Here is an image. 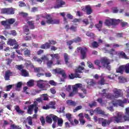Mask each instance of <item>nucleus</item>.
<instances>
[{"label": "nucleus", "mask_w": 129, "mask_h": 129, "mask_svg": "<svg viewBox=\"0 0 129 129\" xmlns=\"http://www.w3.org/2000/svg\"><path fill=\"white\" fill-rule=\"evenodd\" d=\"M109 54L112 56V57H113L114 55H116L117 56L118 54V52L117 51H115L114 49H111V50H109L108 52Z\"/></svg>", "instance_id": "obj_21"}, {"label": "nucleus", "mask_w": 129, "mask_h": 129, "mask_svg": "<svg viewBox=\"0 0 129 129\" xmlns=\"http://www.w3.org/2000/svg\"><path fill=\"white\" fill-rule=\"evenodd\" d=\"M51 57H52V58H55L56 59H57V60L59 59L60 58V56H59V54L56 53V54H50Z\"/></svg>", "instance_id": "obj_38"}, {"label": "nucleus", "mask_w": 129, "mask_h": 129, "mask_svg": "<svg viewBox=\"0 0 129 129\" xmlns=\"http://www.w3.org/2000/svg\"><path fill=\"white\" fill-rule=\"evenodd\" d=\"M41 97L42 98V101H47L49 100V98L48 97L47 94H43L41 95Z\"/></svg>", "instance_id": "obj_28"}, {"label": "nucleus", "mask_w": 129, "mask_h": 129, "mask_svg": "<svg viewBox=\"0 0 129 129\" xmlns=\"http://www.w3.org/2000/svg\"><path fill=\"white\" fill-rule=\"evenodd\" d=\"M56 74H61L63 72V70H61V69H56L53 70Z\"/></svg>", "instance_id": "obj_31"}, {"label": "nucleus", "mask_w": 129, "mask_h": 129, "mask_svg": "<svg viewBox=\"0 0 129 129\" xmlns=\"http://www.w3.org/2000/svg\"><path fill=\"white\" fill-rule=\"evenodd\" d=\"M23 31H24V33L29 32V27L27 25L24 26L23 27Z\"/></svg>", "instance_id": "obj_58"}, {"label": "nucleus", "mask_w": 129, "mask_h": 129, "mask_svg": "<svg viewBox=\"0 0 129 129\" xmlns=\"http://www.w3.org/2000/svg\"><path fill=\"white\" fill-rule=\"evenodd\" d=\"M40 119V121L42 123V125H44L45 123V118H44V117H41Z\"/></svg>", "instance_id": "obj_60"}, {"label": "nucleus", "mask_w": 129, "mask_h": 129, "mask_svg": "<svg viewBox=\"0 0 129 129\" xmlns=\"http://www.w3.org/2000/svg\"><path fill=\"white\" fill-rule=\"evenodd\" d=\"M88 85H90V86H93V85L95 84L93 80H90V81L88 83Z\"/></svg>", "instance_id": "obj_59"}, {"label": "nucleus", "mask_w": 129, "mask_h": 129, "mask_svg": "<svg viewBox=\"0 0 129 129\" xmlns=\"http://www.w3.org/2000/svg\"><path fill=\"white\" fill-rule=\"evenodd\" d=\"M28 119V123L29 125H32L33 124V121L32 119V117L29 116L27 118Z\"/></svg>", "instance_id": "obj_43"}, {"label": "nucleus", "mask_w": 129, "mask_h": 129, "mask_svg": "<svg viewBox=\"0 0 129 129\" xmlns=\"http://www.w3.org/2000/svg\"><path fill=\"white\" fill-rule=\"evenodd\" d=\"M78 88L81 89V90L84 92V94H86L87 93V90L85 89V86L82 85L81 83H78L73 86V92L70 93L69 96L70 97H72L74 96V95H76V94L78 93Z\"/></svg>", "instance_id": "obj_2"}, {"label": "nucleus", "mask_w": 129, "mask_h": 129, "mask_svg": "<svg viewBox=\"0 0 129 129\" xmlns=\"http://www.w3.org/2000/svg\"><path fill=\"white\" fill-rule=\"evenodd\" d=\"M70 30H71V31H72L73 32H76V31H77V26L72 25L70 28Z\"/></svg>", "instance_id": "obj_37"}, {"label": "nucleus", "mask_w": 129, "mask_h": 129, "mask_svg": "<svg viewBox=\"0 0 129 129\" xmlns=\"http://www.w3.org/2000/svg\"><path fill=\"white\" fill-rule=\"evenodd\" d=\"M98 67H99V70H100V68H104L105 69H107L108 71H110L111 70V67H110V65H102L100 66L98 65Z\"/></svg>", "instance_id": "obj_20"}, {"label": "nucleus", "mask_w": 129, "mask_h": 129, "mask_svg": "<svg viewBox=\"0 0 129 129\" xmlns=\"http://www.w3.org/2000/svg\"><path fill=\"white\" fill-rule=\"evenodd\" d=\"M50 92L52 93V94H56V90H55V88H50Z\"/></svg>", "instance_id": "obj_62"}, {"label": "nucleus", "mask_w": 129, "mask_h": 129, "mask_svg": "<svg viewBox=\"0 0 129 129\" xmlns=\"http://www.w3.org/2000/svg\"><path fill=\"white\" fill-rule=\"evenodd\" d=\"M77 50L78 52L80 51L82 59H85V58H86V52H87V48L85 47H78Z\"/></svg>", "instance_id": "obj_9"}, {"label": "nucleus", "mask_w": 129, "mask_h": 129, "mask_svg": "<svg viewBox=\"0 0 129 129\" xmlns=\"http://www.w3.org/2000/svg\"><path fill=\"white\" fill-rule=\"evenodd\" d=\"M83 23L85 24V26H87V25L89 24V21L88 19H85L83 21Z\"/></svg>", "instance_id": "obj_53"}, {"label": "nucleus", "mask_w": 129, "mask_h": 129, "mask_svg": "<svg viewBox=\"0 0 129 129\" xmlns=\"http://www.w3.org/2000/svg\"><path fill=\"white\" fill-rule=\"evenodd\" d=\"M15 22H16V20H15V19L11 18L7 19L6 21H2L1 24L4 26L5 29H11V25H13Z\"/></svg>", "instance_id": "obj_5"}, {"label": "nucleus", "mask_w": 129, "mask_h": 129, "mask_svg": "<svg viewBox=\"0 0 129 129\" xmlns=\"http://www.w3.org/2000/svg\"><path fill=\"white\" fill-rule=\"evenodd\" d=\"M46 121L49 123H52V118H51L49 116H47L46 118Z\"/></svg>", "instance_id": "obj_49"}, {"label": "nucleus", "mask_w": 129, "mask_h": 129, "mask_svg": "<svg viewBox=\"0 0 129 129\" xmlns=\"http://www.w3.org/2000/svg\"><path fill=\"white\" fill-rule=\"evenodd\" d=\"M105 47H107V48H108V47H112L114 48H118V47H119V45H118V44H116V43H113L111 44H106L105 45Z\"/></svg>", "instance_id": "obj_25"}, {"label": "nucleus", "mask_w": 129, "mask_h": 129, "mask_svg": "<svg viewBox=\"0 0 129 129\" xmlns=\"http://www.w3.org/2000/svg\"><path fill=\"white\" fill-rule=\"evenodd\" d=\"M67 104L68 105H71L72 106H75L76 105V103L71 100H67Z\"/></svg>", "instance_id": "obj_27"}, {"label": "nucleus", "mask_w": 129, "mask_h": 129, "mask_svg": "<svg viewBox=\"0 0 129 129\" xmlns=\"http://www.w3.org/2000/svg\"><path fill=\"white\" fill-rule=\"evenodd\" d=\"M102 21H99V23L95 25L96 28H97V29H98L99 31H101V28H102Z\"/></svg>", "instance_id": "obj_26"}, {"label": "nucleus", "mask_w": 129, "mask_h": 129, "mask_svg": "<svg viewBox=\"0 0 129 129\" xmlns=\"http://www.w3.org/2000/svg\"><path fill=\"white\" fill-rule=\"evenodd\" d=\"M125 115L122 116L121 114L118 113L117 115L112 117L110 119L107 120L103 118H99L98 120L99 122L101 123L102 126L105 127L107 125H109L111 122H124V121H129V107L125 108Z\"/></svg>", "instance_id": "obj_1"}, {"label": "nucleus", "mask_w": 129, "mask_h": 129, "mask_svg": "<svg viewBox=\"0 0 129 129\" xmlns=\"http://www.w3.org/2000/svg\"><path fill=\"white\" fill-rule=\"evenodd\" d=\"M45 19H46V21L44 20L41 21V26H46V24H48V25H58V24L60 23V20L53 19L50 14H47L45 17Z\"/></svg>", "instance_id": "obj_3"}, {"label": "nucleus", "mask_w": 129, "mask_h": 129, "mask_svg": "<svg viewBox=\"0 0 129 129\" xmlns=\"http://www.w3.org/2000/svg\"><path fill=\"white\" fill-rule=\"evenodd\" d=\"M49 105H50L51 108H52L53 109H55L56 108V107H55V102L51 101L49 102Z\"/></svg>", "instance_id": "obj_44"}, {"label": "nucleus", "mask_w": 129, "mask_h": 129, "mask_svg": "<svg viewBox=\"0 0 129 129\" xmlns=\"http://www.w3.org/2000/svg\"><path fill=\"white\" fill-rule=\"evenodd\" d=\"M34 107H35V104L30 105L28 107L27 113H29V114H32V112L33 111V109H34Z\"/></svg>", "instance_id": "obj_19"}, {"label": "nucleus", "mask_w": 129, "mask_h": 129, "mask_svg": "<svg viewBox=\"0 0 129 129\" xmlns=\"http://www.w3.org/2000/svg\"><path fill=\"white\" fill-rule=\"evenodd\" d=\"M27 24L29 25L30 29H35V25H34V21H28Z\"/></svg>", "instance_id": "obj_29"}, {"label": "nucleus", "mask_w": 129, "mask_h": 129, "mask_svg": "<svg viewBox=\"0 0 129 129\" xmlns=\"http://www.w3.org/2000/svg\"><path fill=\"white\" fill-rule=\"evenodd\" d=\"M15 9L13 8H4L1 10L2 14H7V15H14Z\"/></svg>", "instance_id": "obj_8"}, {"label": "nucleus", "mask_w": 129, "mask_h": 129, "mask_svg": "<svg viewBox=\"0 0 129 129\" xmlns=\"http://www.w3.org/2000/svg\"><path fill=\"white\" fill-rule=\"evenodd\" d=\"M84 70V68L79 66L78 68L75 70V73H71L69 75V78L70 79H74V78H82V77L80 76L79 73H82V71Z\"/></svg>", "instance_id": "obj_4"}, {"label": "nucleus", "mask_w": 129, "mask_h": 129, "mask_svg": "<svg viewBox=\"0 0 129 129\" xmlns=\"http://www.w3.org/2000/svg\"><path fill=\"white\" fill-rule=\"evenodd\" d=\"M113 92L115 95V98H118V97H121V96H122V91H121V90L120 89L114 88L113 90Z\"/></svg>", "instance_id": "obj_11"}, {"label": "nucleus", "mask_w": 129, "mask_h": 129, "mask_svg": "<svg viewBox=\"0 0 129 129\" xmlns=\"http://www.w3.org/2000/svg\"><path fill=\"white\" fill-rule=\"evenodd\" d=\"M10 127H11V128H12V129H18V126H17L15 124H11L10 125Z\"/></svg>", "instance_id": "obj_64"}, {"label": "nucleus", "mask_w": 129, "mask_h": 129, "mask_svg": "<svg viewBox=\"0 0 129 129\" xmlns=\"http://www.w3.org/2000/svg\"><path fill=\"white\" fill-rule=\"evenodd\" d=\"M17 41L16 39H10L8 42V45H10V46H14V44H16Z\"/></svg>", "instance_id": "obj_30"}, {"label": "nucleus", "mask_w": 129, "mask_h": 129, "mask_svg": "<svg viewBox=\"0 0 129 129\" xmlns=\"http://www.w3.org/2000/svg\"><path fill=\"white\" fill-rule=\"evenodd\" d=\"M67 118H68L69 121H71V118H72V115L70 113H67L66 114Z\"/></svg>", "instance_id": "obj_47"}, {"label": "nucleus", "mask_w": 129, "mask_h": 129, "mask_svg": "<svg viewBox=\"0 0 129 129\" xmlns=\"http://www.w3.org/2000/svg\"><path fill=\"white\" fill-rule=\"evenodd\" d=\"M99 46V44L96 41H94L92 43V46L93 47V48H98Z\"/></svg>", "instance_id": "obj_41"}, {"label": "nucleus", "mask_w": 129, "mask_h": 129, "mask_svg": "<svg viewBox=\"0 0 129 129\" xmlns=\"http://www.w3.org/2000/svg\"><path fill=\"white\" fill-rule=\"evenodd\" d=\"M23 85V83L22 82H19L16 84V88H21Z\"/></svg>", "instance_id": "obj_57"}, {"label": "nucleus", "mask_w": 129, "mask_h": 129, "mask_svg": "<svg viewBox=\"0 0 129 129\" xmlns=\"http://www.w3.org/2000/svg\"><path fill=\"white\" fill-rule=\"evenodd\" d=\"M59 14L60 16H61V17H63V21L64 22H66L67 21V19L66 18V17H65V16H66V14H65V12L60 13Z\"/></svg>", "instance_id": "obj_50"}, {"label": "nucleus", "mask_w": 129, "mask_h": 129, "mask_svg": "<svg viewBox=\"0 0 129 129\" xmlns=\"http://www.w3.org/2000/svg\"><path fill=\"white\" fill-rule=\"evenodd\" d=\"M96 105H97V104L96 102L95 101L92 102L91 104L90 103L89 104V106H90L91 108H92L94 106H96Z\"/></svg>", "instance_id": "obj_46"}, {"label": "nucleus", "mask_w": 129, "mask_h": 129, "mask_svg": "<svg viewBox=\"0 0 129 129\" xmlns=\"http://www.w3.org/2000/svg\"><path fill=\"white\" fill-rule=\"evenodd\" d=\"M124 71V67L123 66H120L116 70L117 73H120V74H123V72Z\"/></svg>", "instance_id": "obj_22"}, {"label": "nucleus", "mask_w": 129, "mask_h": 129, "mask_svg": "<svg viewBox=\"0 0 129 129\" xmlns=\"http://www.w3.org/2000/svg\"><path fill=\"white\" fill-rule=\"evenodd\" d=\"M95 110L98 114H104V111L100 109L99 108H97L95 109Z\"/></svg>", "instance_id": "obj_34"}, {"label": "nucleus", "mask_w": 129, "mask_h": 129, "mask_svg": "<svg viewBox=\"0 0 129 129\" xmlns=\"http://www.w3.org/2000/svg\"><path fill=\"white\" fill-rule=\"evenodd\" d=\"M83 11H86L87 15H90L92 14V10L91 9V7L90 6L88 5L85 7V8H83Z\"/></svg>", "instance_id": "obj_15"}, {"label": "nucleus", "mask_w": 129, "mask_h": 129, "mask_svg": "<svg viewBox=\"0 0 129 129\" xmlns=\"http://www.w3.org/2000/svg\"><path fill=\"white\" fill-rule=\"evenodd\" d=\"M117 56L119 57V58H123L124 59H127L126 55L123 51H118Z\"/></svg>", "instance_id": "obj_18"}, {"label": "nucleus", "mask_w": 129, "mask_h": 129, "mask_svg": "<svg viewBox=\"0 0 129 129\" xmlns=\"http://www.w3.org/2000/svg\"><path fill=\"white\" fill-rule=\"evenodd\" d=\"M43 82H44V81L42 80L37 81V86L38 87H39V88H40L41 89L45 88V85H44V83Z\"/></svg>", "instance_id": "obj_14"}, {"label": "nucleus", "mask_w": 129, "mask_h": 129, "mask_svg": "<svg viewBox=\"0 0 129 129\" xmlns=\"http://www.w3.org/2000/svg\"><path fill=\"white\" fill-rule=\"evenodd\" d=\"M65 5V2L63 1H56V5L54 6V9H59V8H62V6Z\"/></svg>", "instance_id": "obj_13"}, {"label": "nucleus", "mask_w": 129, "mask_h": 129, "mask_svg": "<svg viewBox=\"0 0 129 129\" xmlns=\"http://www.w3.org/2000/svg\"><path fill=\"white\" fill-rule=\"evenodd\" d=\"M57 124L59 126H62V124H63V120L62 119L58 120Z\"/></svg>", "instance_id": "obj_56"}, {"label": "nucleus", "mask_w": 129, "mask_h": 129, "mask_svg": "<svg viewBox=\"0 0 129 129\" xmlns=\"http://www.w3.org/2000/svg\"><path fill=\"white\" fill-rule=\"evenodd\" d=\"M14 86H15V85H8L6 87V91H10L11 90V89H12V88H13V87H14Z\"/></svg>", "instance_id": "obj_39"}, {"label": "nucleus", "mask_w": 129, "mask_h": 129, "mask_svg": "<svg viewBox=\"0 0 129 129\" xmlns=\"http://www.w3.org/2000/svg\"><path fill=\"white\" fill-rule=\"evenodd\" d=\"M15 109L18 114H21V115H23L24 113H25V111L21 110L20 106L18 105L15 106Z\"/></svg>", "instance_id": "obj_16"}, {"label": "nucleus", "mask_w": 129, "mask_h": 129, "mask_svg": "<svg viewBox=\"0 0 129 129\" xmlns=\"http://www.w3.org/2000/svg\"><path fill=\"white\" fill-rule=\"evenodd\" d=\"M17 68L18 70H20V71L21 72V75L22 76H24V77H28V76H29V73H28L26 70H24L23 66H18Z\"/></svg>", "instance_id": "obj_10"}, {"label": "nucleus", "mask_w": 129, "mask_h": 129, "mask_svg": "<svg viewBox=\"0 0 129 129\" xmlns=\"http://www.w3.org/2000/svg\"><path fill=\"white\" fill-rule=\"evenodd\" d=\"M27 85L30 87H32L34 85V80H30L29 81L27 82Z\"/></svg>", "instance_id": "obj_42"}, {"label": "nucleus", "mask_w": 129, "mask_h": 129, "mask_svg": "<svg viewBox=\"0 0 129 129\" xmlns=\"http://www.w3.org/2000/svg\"><path fill=\"white\" fill-rule=\"evenodd\" d=\"M19 14L20 15V16H22V17H24V18H25L26 17H28V16L29 15V14L27 13H24V12H20L19 13Z\"/></svg>", "instance_id": "obj_54"}, {"label": "nucleus", "mask_w": 129, "mask_h": 129, "mask_svg": "<svg viewBox=\"0 0 129 129\" xmlns=\"http://www.w3.org/2000/svg\"><path fill=\"white\" fill-rule=\"evenodd\" d=\"M73 41L75 42V43H79L81 42V38H80V37H78L74 39Z\"/></svg>", "instance_id": "obj_48"}, {"label": "nucleus", "mask_w": 129, "mask_h": 129, "mask_svg": "<svg viewBox=\"0 0 129 129\" xmlns=\"http://www.w3.org/2000/svg\"><path fill=\"white\" fill-rule=\"evenodd\" d=\"M64 110H65V107L62 106L59 108L58 111L59 113H64Z\"/></svg>", "instance_id": "obj_55"}, {"label": "nucleus", "mask_w": 129, "mask_h": 129, "mask_svg": "<svg viewBox=\"0 0 129 129\" xmlns=\"http://www.w3.org/2000/svg\"><path fill=\"white\" fill-rule=\"evenodd\" d=\"M127 102V99H124V100H118L117 101V104L119 105V106H121L122 107H123L124 103H126Z\"/></svg>", "instance_id": "obj_17"}, {"label": "nucleus", "mask_w": 129, "mask_h": 129, "mask_svg": "<svg viewBox=\"0 0 129 129\" xmlns=\"http://www.w3.org/2000/svg\"><path fill=\"white\" fill-rule=\"evenodd\" d=\"M40 60L43 62H46V61H48V60H49V58H48L47 55H43L41 57Z\"/></svg>", "instance_id": "obj_35"}, {"label": "nucleus", "mask_w": 129, "mask_h": 129, "mask_svg": "<svg viewBox=\"0 0 129 129\" xmlns=\"http://www.w3.org/2000/svg\"><path fill=\"white\" fill-rule=\"evenodd\" d=\"M82 109V106L79 105L76 107V108L74 110V112H76V111L78 110H80V109Z\"/></svg>", "instance_id": "obj_51"}, {"label": "nucleus", "mask_w": 129, "mask_h": 129, "mask_svg": "<svg viewBox=\"0 0 129 129\" xmlns=\"http://www.w3.org/2000/svg\"><path fill=\"white\" fill-rule=\"evenodd\" d=\"M16 59L17 60V61H22L24 60V58H23V57L21 56L17 55L16 56Z\"/></svg>", "instance_id": "obj_61"}, {"label": "nucleus", "mask_w": 129, "mask_h": 129, "mask_svg": "<svg viewBox=\"0 0 129 129\" xmlns=\"http://www.w3.org/2000/svg\"><path fill=\"white\" fill-rule=\"evenodd\" d=\"M99 84L100 85H104L105 84V80L103 77H101V80L98 82Z\"/></svg>", "instance_id": "obj_32"}, {"label": "nucleus", "mask_w": 129, "mask_h": 129, "mask_svg": "<svg viewBox=\"0 0 129 129\" xmlns=\"http://www.w3.org/2000/svg\"><path fill=\"white\" fill-rule=\"evenodd\" d=\"M61 75L62 77H63V79H61V81L64 82L65 79H66V78L67 77V76L66 75V73L64 72V71L60 74Z\"/></svg>", "instance_id": "obj_36"}, {"label": "nucleus", "mask_w": 129, "mask_h": 129, "mask_svg": "<svg viewBox=\"0 0 129 129\" xmlns=\"http://www.w3.org/2000/svg\"><path fill=\"white\" fill-rule=\"evenodd\" d=\"M21 51H24V54L25 56H28L31 55V50L28 49V48H25L21 50Z\"/></svg>", "instance_id": "obj_24"}, {"label": "nucleus", "mask_w": 129, "mask_h": 129, "mask_svg": "<svg viewBox=\"0 0 129 129\" xmlns=\"http://www.w3.org/2000/svg\"><path fill=\"white\" fill-rule=\"evenodd\" d=\"M120 21V20L118 19L116 20V19L108 18L105 20V25H106V26H108V27L109 26H111V25L113 26H115V25H117Z\"/></svg>", "instance_id": "obj_6"}, {"label": "nucleus", "mask_w": 129, "mask_h": 129, "mask_svg": "<svg viewBox=\"0 0 129 129\" xmlns=\"http://www.w3.org/2000/svg\"><path fill=\"white\" fill-rule=\"evenodd\" d=\"M64 57L66 64H68V60H69V57L68 56V54L67 53H64Z\"/></svg>", "instance_id": "obj_45"}, {"label": "nucleus", "mask_w": 129, "mask_h": 129, "mask_svg": "<svg viewBox=\"0 0 129 129\" xmlns=\"http://www.w3.org/2000/svg\"><path fill=\"white\" fill-rule=\"evenodd\" d=\"M34 112L35 113H38V110L39 109V108L38 107V103H37V102H34Z\"/></svg>", "instance_id": "obj_33"}, {"label": "nucleus", "mask_w": 129, "mask_h": 129, "mask_svg": "<svg viewBox=\"0 0 129 129\" xmlns=\"http://www.w3.org/2000/svg\"><path fill=\"white\" fill-rule=\"evenodd\" d=\"M124 71L126 74H129V65H126L124 67Z\"/></svg>", "instance_id": "obj_40"}, {"label": "nucleus", "mask_w": 129, "mask_h": 129, "mask_svg": "<svg viewBox=\"0 0 129 129\" xmlns=\"http://www.w3.org/2000/svg\"><path fill=\"white\" fill-rule=\"evenodd\" d=\"M10 76H13V72H11V71L8 70L5 72V76L4 77L5 80L6 81L10 80Z\"/></svg>", "instance_id": "obj_12"}, {"label": "nucleus", "mask_w": 129, "mask_h": 129, "mask_svg": "<svg viewBox=\"0 0 129 129\" xmlns=\"http://www.w3.org/2000/svg\"><path fill=\"white\" fill-rule=\"evenodd\" d=\"M50 46V42H46L45 44L41 45L40 48L41 49H49Z\"/></svg>", "instance_id": "obj_23"}, {"label": "nucleus", "mask_w": 129, "mask_h": 129, "mask_svg": "<svg viewBox=\"0 0 129 129\" xmlns=\"http://www.w3.org/2000/svg\"><path fill=\"white\" fill-rule=\"evenodd\" d=\"M33 60H34V61L38 62L39 63H42V59L38 58V57H37L36 56H33Z\"/></svg>", "instance_id": "obj_52"}, {"label": "nucleus", "mask_w": 129, "mask_h": 129, "mask_svg": "<svg viewBox=\"0 0 129 129\" xmlns=\"http://www.w3.org/2000/svg\"><path fill=\"white\" fill-rule=\"evenodd\" d=\"M112 12L114 13V14H116V13L118 12V10H117V8L114 7L112 8Z\"/></svg>", "instance_id": "obj_63"}, {"label": "nucleus", "mask_w": 129, "mask_h": 129, "mask_svg": "<svg viewBox=\"0 0 129 129\" xmlns=\"http://www.w3.org/2000/svg\"><path fill=\"white\" fill-rule=\"evenodd\" d=\"M101 62V64H106V65H109V64H110V62H111V60H109L107 57H103L101 58V61L98 59L95 60L94 64H95V65H99Z\"/></svg>", "instance_id": "obj_7"}]
</instances>
